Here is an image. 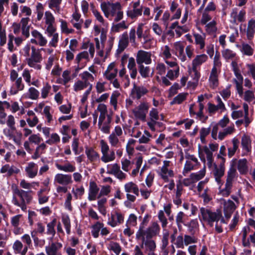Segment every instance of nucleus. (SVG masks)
Wrapping results in <instances>:
<instances>
[{"instance_id":"nucleus-1","label":"nucleus","mask_w":255,"mask_h":255,"mask_svg":"<svg viewBox=\"0 0 255 255\" xmlns=\"http://www.w3.org/2000/svg\"><path fill=\"white\" fill-rule=\"evenodd\" d=\"M100 7L105 16L109 19L113 18L115 22L120 21L124 17L123 7L120 2L104 1L101 3Z\"/></svg>"},{"instance_id":"nucleus-2","label":"nucleus","mask_w":255,"mask_h":255,"mask_svg":"<svg viewBox=\"0 0 255 255\" xmlns=\"http://www.w3.org/2000/svg\"><path fill=\"white\" fill-rule=\"evenodd\" d=\"M219 144L217 143H210L208 145L201 146L198 145L199 157L204 163L207 162V165L211 168L214 164L213 152L218 150Z\"/></svg>"},{"instance_id":"nucleus-3","label":"nucleus","mask_w":255,"mask_h":255,"mask_svg":"<svg viewBox=\"0 0 255 255\" xmlns=\"http://www.w3.org/2000/svg\"><path fill=\"white\" fill-rule=\"evenodd\" d=\"M13 195L12 202L14 205L19 207L22 210L26 209V204H29L32 200V197L30 195L31 191H26L15 187L13 189Z\"/></svg>"},{"instance_id":"nucleus-4","label":"nucleus","mask_w":255,"mask_h":255,"mask_svg":"<svg viewBox=\"0 0 255 255\" xmlns=\"http://www.w3.org/2000/svg\"><path fill=\"white\" fill-rule=\"evenodd\" d=\"M145 235L146 231L144 232L142 228L140 227L136 233V239H141V247H144L147 255H156L155 253L156 248L155 242L151 239L145 240L144 237Z\"/></svg>"},{"instance_id":"nucleus-5","label":"nucleus","mask_w":255,"mask_h":255,"mask_svg":"<svg viewBox=\"0 0 255 255\" xmlns=\"http://www.w3.org/2000/svg\"><path fill=\"white\" fill-rule=\"evenodd\" d=\"M9 79L12 83L9 93L12 95L17 94L19 91L24 89L25 85L21 77L19 76L18 72L14 69L10 71Z\"/></svg>"},{"instance_id":"nucleus-6","label":"nucleus","mask_w":255,"mask_h":255,"mask_svg":"<svg viewBox=\"0 0 255 255\" xmlns=\"http://www.w3.org/2000/svg\"><path fill=\"white\" fill-rule=\"evenodd\" d=\"M42 61V56L40 53V50L32 46L31 53L26 59L28 66L35 70H40L42 69V65L40 64Z\"/></svg>"},{"instance_id":"nucleus-7","label":"nucleus","mask_w":255,"mask_h":255,"mask_svg":"<svg viewBox=\"0 0 255 255\" xmlns=\"http://www.w3.org/2000/svg\"><path fill=\"white\" fill-rule=\"evenodd\" d=\"M156 172L160 178L166 182L175 175L172 163L169 160H164L162 165L156 170Z\"/></svg>"},{"instance_id":"nucleus-8","label":"nucleus","mask_w":255,"mask_h":255,"mask_svg":"<svg viewBox=\"0 0 255 255\" xmlns=\"http://www.w3.org/2000/svg\"><path fill=\"white\" fill-rule=\"evenodd\" d=\"M102 156L101 160L105 163L112 162L116 159L115 152L114 150H110L108 144L104 140L100 141Z\"/></svg>"},{"instance_id":"nucleus-9","label":"nucleus","mask_w":255,"mask_h":255,"mask_svg":"<svg viewBox=\"0 0 255 255\" xmlns=\"http://www.w3.org/2000/svg\"><path fill=\"white\" fill-rule=\"evenodd\" d=\"M200 211L202 220L207 222L211 226H213L214 222H218L222 217L221 211L213 212L204 207L200 208Z\"/></svg>"},{"instance_id":"nucleus-10","label":"nucleus","mask_w":255,"mask_h":255,"mask_svg":"<svg viewBox=\"0 0 255 255\" xmlns=\"http://www.w3.org/2000/svg\"><path fill=\"white\" fill-rule=\"evenodd\" d=\"M107 173L114 175L121 181L125 180L127 177L126 173H124L117 163L107 165Z\"/></svg>"},{"instance_id":"nucleus-11","label":"nucleus","mask_w":255,"mask_h":255,"mask_svg":"<svg viewBox=\"0 0 255 255\" xmlns=\"http://www.w3.org/2000/svg\"><path fill=\"white\" fill-rule=\"evenodd\" d=\"M149 108V104L147 102L142 101L132 110V113L136 119L144 121Z\"/></svg>"},{"instance_id":"nucleus-12","label":"nucleus","mask_w":255,"mask_h":255,"mask_svg":"<svg viewBox=\"0 0 255 255\" xmlns=\"http://www.w3.org/2000/svg\"><path fill=\"white\" fill-rule=\"evenodd\" d=\"M43 19L46 27L45 31L52 32L54 28H56L55 17L50 11L47 10L44 12Z\"/></svg>"},{"instance_id":"nucleus-13","label":"nucleus","mask_w":255,"mask_h":255,"mask_svg":"<svg viewBox=\"0 0 255 255\" xmlns=\"http://www.w3.org/2000/svg\"><path fill=\"white\" fill-rule=\"evenodd\" d=\"M136 62L137 65H149L152 62L151 53L150 52L139 50L136 55Z\"/></svg>"},{"instance_id":"nucleus-14","label":"nucleus","mask_w":255,"mask_h":255,"mask_svg":"<svg viewBox=\"0 0 255 255\" xmlns=\"http://www.w3.org/2000/svg\"><path fill=\"white\" fill-rule=\"evenodd\" d=\"M143 6L140 4V1L138 0L132 2V9L127 11V15L132 19H136L142 15Z\"/></svg>"},{"instance_id":"nucleus-15","label":"nucleus","mask_w":255,"mask_h":255,"mask_svg":"<svg viewBox=\"0 0 255 255\" xmlns=\"http://www.w3.org/2000/svg\"><path fill=\"white\" fill-rule=\"evenodd\" d=\"M128 59L127 67L129 71L130 77L135 79L137 74V70L136 67L135 59L133 57L128 58L127 55H124L122 58V64H124L125 60Z\"/></svg>"},{"instance_id":"nucleus-16","label":"nucleus","mask_w":255,"mask_h":255,"mask_svg":"<svg viewBox=\"0 0 255 255\" xmlns=\"http://www.w3.org/2000/svg\"><path fill=\"white\" fill-rule=\"evenodd\" d=\"M220 203L223 205L224 216L227 219L230 218L232 214L236 209L235 203L231 200H220Z\"/></svg>"},{"instance_id":"nucleus-17","label":"nucleus","mask_w":255,"mask_h":255,"mask_svg":"<svg viewBox=\"0 0 255 255\" xmlns=\"http://www.w3.org/2000/svg\"><path fill=\"white\" fill-rule=\"evenodd\" d=\"M225 162H220L219 165L215 162L213 166L214 169L213 170V174L216 181L219 184L222 183L221 178L223 177L225 171Z\"/></svg>"},{"instance_id":"nucleus-18","label":"nucleus","mask_w":255,"mask_h":255,"mask_svg":"<svg viewBox=\"0 0 255 255\" xmlns=\"http://www.w3.org/2000/svg\"><path fill=\"white\" fill-rule=\"evenodd\" d=\"M54 183L55 184L67 186L71 184L73 180L70 174L57 173L54 176Z\"/></svg>"},{"instance_id":"nucleus-19","label":"nucleus","mask_w":255,"mask_h":255,"mask_svg":"<svg viewBox=\"0 0 255 255\" xmlns=\"http://www.w3.org/2000/svg\"><path fill=\"white\" fill-rule=\"evenodd\" d=\"M32 38L30 39V42L32 44L39 45L41 47L45 46L47 43V40L42 33L37 31L34 30L31 32Z\"/></svg>"},{"instance_id":"nucleus-20","label":"nucleus","mask_w":255,"mask_h":255,"mask_svg":"<svg viewBox=\"0 0 255 255\" xmlns=\"http://www.w3.org/2000/svg\"><path fill=\"white\" fill-rule=\"evenodd\" d=\"M112 120V116L99 118L98 124L99 129L104 133H109L110 130Z\"/></svg>"},{"instance_id":"nucleus-21","label":"nucleus","mask_w":255,"mask_h":255,"mask_svg":"<svg viewBox=\"0 0 255 255\" xmlns=\"http://www.w3.org/2000/svg\"><path fill=\"white\" fill-rule=\"evenodd\" d=\"M62 245L58 242H52L49 245L45 247V252L47 255H62L59 250L62 248ZM36 255H45L43 253H39Z\"/></svg>"},{"instance_id":"nucleus-22","label":"nucleus","mask_w":255,"mask_h":255,"mask_svg":"<svg viewBox=\"0 0 255 255\" xmlns=\"http://www.w3.org/2000/svg\"><path fill=\"white\" fill-rule=\"evenodd\" d=\"M124 221V215L120 212L115 211L111 214V218L109 219L108 224L114 228L119 225L123 224Z\"/></svg>"},{"instance_id":"nucleus-23","label":"nucleus","mask_w":255,"mask_h":255,"mask_svg":"<svg viewBox=\"0 0 255 255\" xmlns=\"http://www.w3.org/2000/svg\"><path fill=\"white\" fill-rule=\"evenodd\" d=\"M118 72L115 63L112 62L108 65L106 70L103 73V76L106 79L112 82L116 77Z\"/></svg>"},{"instance_id":"nucleus-24","label":"nucleus","mask_w":255,"mask_h":255,"mask_svg":"<svg viewBox=\"0 0 255 255\" xmlns=\"http://www.w3.org/2000/svg\"><path fill=\"white\" fill-rule=\"evenodd\" d=\"M246 11L244 9L239 10L237 8L232 9L231 13V17L232 19V22L236 24L238 22H242L245 20Z\"/></svg>"},{"instance_id":"nucleus-25","label":"nucleus","mask_w":255,"mask_h":255,"mask_svg":"<svg viewBox=\"0 0 255 255\" xmlns=\"http://www.w3.org/2000/svg\"><path fill=\"white\" fill-rule=\"evenodd\" d=\"M148 92V90L145 87L134 85L131 91V95L133 98L139 100L142 96L146 95Z\"/></svg>"},{"instance_id":"nucleus-26","label":"nucleus","mask_w":255,"mask_h":255,"mask_svg":"<svg viewBox=\"0 0 255 255\" xmlns=\"http://www.w3.org/2000/svg\"><path fill=\"white\" fill-rule=\"evenodd\" d=\"M173 46L175 55L182 61H185L186 56L184 54V46L181 41H177L173 43Z\"/></svg>"},{"instance_id":"nucleus-27","label":"nucleus","mask_w":255,"mask_h":255,"mask_svg":"<svg viewBox=\"0 0 255 255\" xmlns=\"http://www.w3.org/2000/svg\"><path fill=\"white\" fill-rule=\"evenodd\" d=\"M10 107V104L7 101H0V124L4 125L6 122V117L7 114L5 112V109H8Z\"/></svg>"},{"instance_id":"nucleus-28","label":"nucleus","mask_w":255,"mask_h":255,"mask_svg":"<svg viewBox=\"0 0 255 255\" xmlns=\"http://www.w3.org/2000/svg\"><path fill=\"white\" fill-rule=\"evenodd\" d=\"M25 171L26 175L29 178H33L38 173V166L36 163L33 162H29L25 167Z\"/></svg>"},{"instance_id":"nucleus-29","label":"nucleus","mask_w":255,"mask_h":255,"mask_svg":"<svg viewBox=\"0 0 255 255\" xmlns=\"http://www.w3.org/2000/svg\"><path fill=\"white\" fill-rule=\"evenodd\" d=\"M85 154L90 162L100 161L99 153L92 147H86L85 149Z\"/></svg>"},{"instance_id":"nucleus-30","label":"nucleus","mask_w":255,"mask_h":255,"mask_svg":"<svg viewBox=\"0 0 255 255\" xmlns=\"http://www.w3.org/2000/svg\"><path fill=\"white\" fill-rule=\"evenodd\" d=\"M160 232V227L159 225L153 222L146 230V236L147 238H152L157 235Z\"/></svg>"},{"instance_id":"nucleus-31","label":"nucleus","mask_w":255,"mask_h":255,"mask_svg":"<svg viewBox=\"0 0 255 255\" xmlns=\"http://www.w3.org/2000/svg\"><path fill=\"white\" fill-rule=\"evenodd\" d=\"M234 75L235 78L233 79V83L236 85V88L238 94H241L242 93V89L243 88V76L242 75L241 72L235 73Z\"/></svg>"},{"instance_id":"nucleus-32","label":"nucleus","mask_w":255,"mask_h":255,"mask_svg":"<svg viewBox=\"0 0 255 255\" xmlns=\"http://www.w3.org/2000/svg\"><path fill=\"white\" fill-rule=\"evenodd\" d=\"M99 191V188L96 183L94 182H91L90 183L88 199L90 201L95 200Z\"/></svg>"},{"instance_id":"nucleus-33","label":"nucleus","mask_w":255,"mask_h":255,"mask_svg":"<svg viewBox=\"0 0 255 255\" xmlns=\"http://www.w3.org/2000/svg\"><path fill=\"white\" fill-rule=\"evenodd\" d=\"M72 19L71 22L73 26L78 30H80L82 27L83 20L81 18V14L76 10L72 15Z\"/></svg>"},{"instance_id":"nucleus-34","label":"nucleus","mask_w":255,"mask_h":255,"mask_svg":"<svg viewBox=\"0 0 255 255\" xmlns=\"http://www.w3.org/2000/svg\"><path fill=\"white\" fill-rule=\"evenodd\" d=\"M23 246L22 243L20 241L16 240L13 244L12 249L15 253L20 254L21 255H25L28 250V247L25 246L22 250Z\"/></svg>"},{"instance_id":"nucleus-35","label":"nucleus","mask_w":255,"mask_h":255,"mask_svg":"<svg viewBox=\"0 0 255 255\" xmlns=\"http://www.w3.org/2000/svg\"><path fill=\"white\" fill-rule=\"evenodd\" d=\"M208 60V56L205 54L197 55L192 60V67L198 68L201 65L206 62Z\"/></svg>"},{"instance_id":"nucleus-36","label":"nucleus","mask_w":255,"mask_h":255,"mask_svg":"<svg viewBox=\"0 0 255 255\" xmlns=\"http://www.w3.org/2000/svg\"><path fill=\"white\" fill-rule=\"evenodd\" d=\"M124 190L126 193H133L136 196L139 195V189L137 185L133 182H128L124 185Z\"/></svg>"},{"instance_id":"nucleus-37","label":"nucleus","mask_w":255,"mask_h":255,"mask_svg":"<svg viewBox=\"0 0 255 255\" xmlns=\"http://www.w3.org/2000/svg\"><path fill=\"white\" fill-rule=\"evenodd\" d=\"M193 36L195 44L199 46L200 49H204L205 46L206 34L205 33H194Z\"/></svg>"},{"instance_id":"nucleus-38","label":"nucleus","mask_w":255,"mask_h":255,"mask_svg":"<svg viewBox=\"0 0 255 255\" xmlns=\"http://www.w3.org/2000/svg\"><path fill=\"white\" fill-rule=\"evenodd\" d=\"M241 145L243 150L249 152L252 149V140L251 137L246 134L242 137Z\"/></svg>"},{"instance_id":"nucleus-39","label":"nucleus","mask_w":255,"mask_h":255,"mask_svg":"<svg viewBox=\"0 0 255 255\" xmlns=\"http://www.w3.org/2000/svg\"><path fill=\"white\" fill-rule=\"evenodd\" d=\"M239 95L240 97H242L245 101L248 103H251L255 99L254 91L250 90H248L244 92L243 88L242 93L239 94Z\"/></svg>"},{"instance_id":"nucleus-40","label":"nucleus","mask_w":255,"mask_h":255,"mask_svg":"<svg viewBox=\"0 0 255 255\" xmlns=\"http://www.w3.org/2000/svg\"><path fill=\"white\" fill-rule=\"evenodd\" d=\"M19 169L14 166H10L9 164H5L2 166L0 169V173H6L7 176H11L13 173H18Z\"/></svg>"},{"instance_id":"nucleus-41","label":"nucleus","mask_w":255,"mask_h":255,"mask_svg":"<svg viewBox=\"0 0 255 255\" xmlns=\"http://www.w3.org/2000/svg\"><path fill=\"white\" fill-rule=\"evenodd\" d=\"M237 47L240 48L241 52L245 55L251 56L254 54V49L248 43L244 42L241 45H237Z\"/></svg>"},{"instance_id":"nucleus-42","label":"nucleus","mask_w":255,"mask_h":255,"mask_svg":"<svg viewBox=\"0 0 255 255\" xmlns=\"http://www.w3.org/2000/svg\"><path fill=\"white\" fill-rule=\"evenodd\" d=\"M55 166L59 170L65 172H73L76 170V167L69 161L66 162L63 165L56 163Z\"/></svg>"},{"instance_id":"nucleus-43","label":"nucleus","mask_w":255,"mask_h":255,"mask_svg":"<svg viewBox=\"0 0 255 255\" xmlns=\"http://www.w3.org/2000/svg\"><path fill=\"white\" fill-rule=\"evenodd\" d=\"M90 85H92V84L87 83L86 82H83L81 80H78L74 83L73 90L75 92H77L83 90L86 88H89Z\"/></svg>"},{"instance_id":"nucleus-44","label":"nucleus","mask_w":255,"mask_h":255,"mask_svg":"<svg viewBox=\"0 0 255 255\" xmlns=\"http://www.w3.org/2000/svg\"><path fill=\"white\" fill-rule=\"evenodd\" d=\"M121 94L118 91H114L110 97V105L113 107L114 110L118 109V102L120 99Z\"/></svg>"},{"instance_id":"nucleus-45","label":"nucleus","mask_w":255,"mask_h":255,"mask_svg":"<svg viewBox=\"0 0 255 255\" xmlns=\"http://www.w3.org/2000/svg\"><path fill=\"white\" fill-rule=\"evenodd\" d=\"M61 2L62 0H49L48 2V7L54 10L55 13H60Z\"/></svg>"},{"instance_id":"nucleus-46","label":"nucleus","mask_w":255,"mask_h":255,"mask_svg":"<svg viewBox=\"0 0 255 255\" xmlns=\"http://www.w3.org/2000/svg\"><path fill=\"white\" fill-rule=\"evenodd\" d=\"M128 36L127 32H124L121 36L119 42V48L120 51H123L128 45Z\"/></svg>"},{"instance_id":"nucleus-47","label":"nucleus","mask_w":255,"mask_h":255,"mask_svg":"<svg viewBox=\"0 0 255 255\" xmlns=\"http://www.w3.org/2000/svg\"><path fill=\"white\" fill-rule=\"evenodd\" d=\"M232 142L233 143V146L228 147V155L231 158L234 156L239 148V140L236 137H234L232 139Z\"/></svg>"},{"instance_id":"nucleus-48","label":"nucleus","mask_w":255,"mask_h":255,"mask_svg":"<svg viewBox=\"0 0 255 255\" xmlns=\"http://www.w3.org/2000/svg\"><path fill=\"white\" fill-rule=\"evenodd\" d=\"M209 81L210 87L214 89L218 86V72L215 71V69L211 70Z\"/></svg>"},{"instance_id":"nucleus-49","label":"nucleus","mask_w":255,"mask_h":255,"mask_svg":"<svg viewBox=\"0 0 255 255\" xmlns=\"http://www.w3.org/2000/svg\"><path fill=\"white\" fill-rule=\"evenodd\" d=\"M56 28H54V30L52 32H49L48 31H45L49 37H51V39L49 42L50 46L56 47L57 45V43L59 40V34L58 33H56L55 31Z\"/></svg>"},{"instance_id":"nucleus-50","label":"nucleus","mask_w":255,"mask_h":255,"mask_svg":"<svg viewBox=\"0 0 255 255\" xmlns=\"http://www.w3.org/2000/svg\"><path fill=\"white\" fill-rule=\"evenodd\" d=\"M44 5L40 2H37L35 5V13L36 14V19L40 21L44 16Z\"/></svg>"},{"instance_id":"nucleus-51","label":"nucleus","mask_w":255,"mask_h":255,"mask_svg":"<svg viewBox=\"0 0 255 255\" xmlns=\"http://www.w3.org/2000/svg\"><path fill=\"white\" fill-rule=\"evenodd\" d=\"M128 24L126 21L124 20L121 22L113 24L111 27V30L114 32H119L123 30L128 28Z\"/></svg>"},{"instance_id":"nucleus-52","label":"nucleus","mask_w":255,"mask_h":255,"mask_svg":"<svg viewBox=\"0 0 255 255\" xmlns=\"http://www.w3.org/2000/svg\"><path fill=\"white\" fill-rule=\"evenodd\" d=\"M248 161L246 159H240L238 162V169L241 174H245L248 170Z\"/></svg>"},{"instance_id":"nucleus-53","label":"nucleus","mask_w":255,"mask_h":255,"mask_svg":"<svg viewBox=\"0 0 255 255\" xmlns=\"http://www.w3.org/2000/svg\"><path fill=\"white\" fill-rule=\"evenodd\" d=\"M222 55L223 57L226 60H233L237 56L236 52L228 48H224L222 51Z\"/></svg>"},{"instance_id":"nucleus-54","label":"nucleus","mask_w":255,"mask_h":255,"mask_svg":"<svg viewBox=\"0 0 255 255\" xmlns=\"http://www.w3.org/2000/svg\"><path fill=\"white\" fill-rule=\"evenodd\" d=\"M190 75L192 78L193 81L192 82L194 86H196L198 83L200 77V72L198 71L197 68L192 67L189 70Z\"/></svg>"},{"instance_id":"nucleus-55","label":"nucleus","mask_w":255,"mask_h":255,"mask_svg":"<svg viewBox=\"0 0 255 255\" xmlns=\"http://www.w3.org/2000/svg\"><path fill=\"white\" fill-rule=\"evenodd\" d=\"M205 173L206 169L205 166H204V168L199 172L191 174L190 177L192 181L195 182L203 178L205 175Z\"/></svg>"},{"instance_id":"nucleus-56","label":"nucleus","mask_w":255,"mask_h":255,"mask_svg":"<svg viewBox=\"0 0 255 255\" xmlns=\"http://www.w3.org/2000/svg\"><path fill=\"white\" fill-rule=\"evenodd\" d=\"M97 110L100 113L99 118L112 116V115L108 114L107 107L104 104H99L97 107Z\"/></svg>"},{"instance_id":"nucleus-57","label":"nucleus","mask_w":255,"mask_h":255,"mask_svg":"<svg viewBox=\"0 0 255 255\" xmlns=\"http://www.w3.org/2000/svg\"><path fill=\"white\" fill-rule=\"evenodd\" d=\"M136 140L133 138H130L127 142L126 144V152L128 156H131L134 152V146L135 144Z\"/></svg>"},{"instance_id":"nucleus-58","label":"nucleus","mask_w":255,"mask_h":255,"mask_svg":"<svg viewBox=\"0 0 255 255\" xmlns=\"http://www.w3.org/2000/svg\"><path fill=\"white\" fill-rule=\"evenodd\" d=\"M104 226V224L99 222H97L92 226L91 234L95 238H97L99 236L101 229Z\"/></svg>"},{"instance_id":"nucleus-59","label":"nucleus","mask_w":255,"mask_h":255,"mask_svg":"<svg viewBox=\"0 0 255 255\" xmlns=\"http://www.w3.org/2000/svg\"><path fill=\"white\" fill-rule=\"evenodd\" d=\"M139 73L143 78L149 77L150 69L149 67L145 66L143 65H138Z\"/></svg>"},{"instance_id":"nucleus-60","label":"nucleus","mask_w":255,"mask_h":255,"mask_svg":"<svg viewBox=\"0 0 255 255\" xmlns=\"http://www.w3.org/2000/svg\"><path fill=\"white\" fill-rule=\"evenodd\" d=\"M216 22L215 20H212L209 23L206 24L205 30L209 34H212L216 32L217 31Z\"/></svg>"},{"instance_id":"nucleus-61","label":"nucleus","mask_w":255,"mask_h":255,"mask_svg":"<svg viewBox=\"0 0 255 255\" xmlns=\"http://www.w3.org/2000/svg\"><path fill=\"white\" fill-rule=\"evenodd\" d=\"M108 140L112 147H118L120 145L119 137L114 134L111 133L108 136Z\"/></svg>"},{"instance_id":"nucleus-62","label":"nucleus","mask_w":255,"mask_h":255,"mask_svg":"<svg viewBox=\"0 0 255 255\" xmlns=\"http://www.w3.org/2000/svg\"><path fill=\"white\" fill-rule=\"evenodd\" d=\"M211 132L210 128H202L199 131L200 139L203 143H205L206 137Z\"/></svg>"},{"instance_id":"nucleus-63","label":"nucleus","mask_w":255,"mask_h":255,"mask_svg":"<svg viewBox=\"0 0 255 255\" xmlns=\"http://www.w3.org/2000/svg\"><path fill=\"white\" fill-rule=\"evenodd\" d=\"M222 66L220 53L217 52L213 59V67L212 70L215 69V71L218 72V69Z\"/></svg>"},{"instance_id":"nucleus-64","label":"nucleus","mask_w":255,"mask_h":255,"mask_svg":"<svg viewBox=\"0 0 255 255\" xmlns=\"http://www.w3.org/2000/svg\"><path fill=\"white\" fill-rule=\"evenodd\" d=\"M186 215L183 212H179L176 216V223L179 229L182 228V224H185V218Z\"/></svg>"}]
</instances>
